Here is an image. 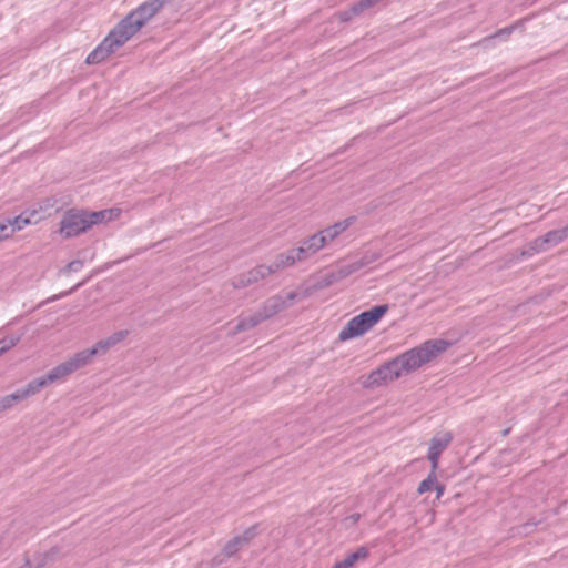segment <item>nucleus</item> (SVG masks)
Here are the masks:
<instances>
[{"mask_svg": "<svg viewBox=\"0 0 568 568\" xmlns=\"http://www.w3.org/2000/svg\"><path fill=\"white\" fill-rule=\"evenodd\" d=\"M164 2V0H149L140 4L122 19L103 41L89 53L85 62L97 64L106 60L150 21L163 8Z\"/></svg>", "mask_w": 568, "mask_h": 568, "instance_id": "f257e3e1", "label": "nucleus"}, {"mask_svg": "<svg viewBox=\"0 0 568 568\" xmlns=\"http://www.w3.org/2000/svg\"><path fill=\"white\" fill-rule=\"evenodd\" d=\"M115 341H104L99 342L93 348L83 351L74 355L71 359L64 362L63 364L54 367L49 374H47L43 377H40L27 386L26 389L12 394L10 396H7L0 400V410H4L10 408L14 402L23 399L30 395L36 394L39 392L42 387L49 385L50 383H53L58 379H63L74 371L79 369L80 367L84 366L93 355H95L100 351H105L108 347L112 344H114Z\"/></svg>", "mask_w": 568, "mask_h": 568, "instance_id": "f03ea898", "label": "nucleus"}, {"mask_svg": "<svg viewBox=\"0 0 568 568\" xmlns=\"http://www.w3.org/2000/svg\"><path fill=\"white\" fill-rule=\"evenodd\" d=\"M449 343L444 339L426 341L418 347L407 351L396 357L403 375L409 374L423 365L435 359L439 354L444 353Z\"/></svg>", "mask_w": 568, "mask_h": 568, "instance_id": "7ed1b4c3", "label": "nucleus"}, {"mask_svg": "<svg viewBox=\"0 0 568 568\" xmlns=\"http://www.w3.org/2000/svg\"><path fill=\"white\" fill-rule=\"evenodd\" d=\"M387 311V305H378L353 317L341 329L338 339L345 342L364 335L382 320Z\"/></svg>", "mask_w": 568, "mask_h": 568, "instance_id": "20e7f679", "label": "nucleus"}, {"mask_svg": "<svg viewBox=\"0 0 568 568\" xmlns=\"http://www.w3.org/2000/svg\"><path fill=\"white\" fill-rule=\"evenodd\" d=\"M90 230L87 211L71 209L68 210L60 222L59 233L62 237L69 239L78 236Z\"/></svg>", "mask_w": 568, "mask_h": 568, "instance_id": "39448f33", "label": "nucleus"}, {"mask_svg": "<svg viewBox=\"0 0 568 568\" xmlns=\"http://www.w3.org/2000/svg\"><path fill=\"white\" fill-rule=\"evenodd\" d=\"M403 376L397 359L385 363L373 371L366 378L364 386L368 388L379 387L392 383Z\"/></svg>", "mask_w": 568, "mask_h": 568, "instance_id": "423d86ee", "label": "nucleus"}, {"mask_svg": "<svg viewBox=\"0 0 568 568\" xmlns=\"http://www.w3.org/2000/svg\"><path fill=\"white\" fill-rule=\"evenodd\" d=\"M453 440V435L448 430H443L437 433L429 442V448L427 453V458L432 464V468L437 470L439 457L442 453L449 446Z\"/></svg>", "mask_w": 568, "mask_h": 568, "instance_id": "0eeeda50", "label": "nucleus"}, {"mask_svg": "<svg viewBox=\"0 0 568 568\" xmlns=\"http://www.w3.org/2000/svg\"><path fill=\"white\" fill-rule=\"evenodd\" d=\"M87 215L91 229L94 225L108 224L119 220L121 216V210L119 207H111L102 211H87Z\"/></svg>", "mask_w": 568, "mask_h": 568, "instance_id": "6e6552de", "label": "nucleus"}, {"mask_svg": "<svg viewBox=\"0 0 568 568\" xmlns=\"http://www.w3.org/2000/svg\"><path fill=\"white\" fill-rule=\"evenodd\" d=\"M42 220V216L38 214L36 210L27 213H22L13 220H9L6 224L9 226L8 232H10V236H12L17 231L22 230L29 224L38 223Z\"/></svg>", "mask_w": 568, "mask_h": 568, "instance_id": "1a4fd4ad", "label": "nucleus"}, {"mask_svg": "<svg viewBox=\"0 0 568 568\" xmlns=\"http://www.w3.org/2000/svg\"><path fill=\"white\" fill-rule=\"evenodd\" d=\"M326 236H324L321 232L308 237L300 250H302V254L306 258L308 255L318 252L326 245Z\"/></svg>", "mask_w": 568, "mask_h": 568, "instance_id": "9d476101", "label": "nucleus"}, {"mask_svg": "<svg viewBox=\"0 0 568 568\" xmlns=\"http://www.w3.org/2000/svg\"><path fill=\"white\" fill-rule=\"evenodd\" d=\"M355 222L354 216H349L343 221L336 222L335 224L321 231L326 236V243L333 242L339 234L346 231Z\"/></svg>", "mask_w": 568, "mask_h": 568, "instance_id": "9b49d317", "label": "nucleus"}, {"mask_svg": "<svg viewBox=\"0 0 568 568\" xmlns=\"http://www.w3.org/2000/svg\"><path fill=\"white\" fill-rule=\"evenodd\" d=\"M381 0H359L357 3H355L348 11H344L341 13V19L343 21H348L352 17L358 16L364 10L375 6Z\"/></svg>", "mask_w": 568, "mask_h": 568, "instance_id": "f8f14e48", "label": "nucleus"}, {"mask_svg": "<svg viewBox=\"0 0 568 568\" xmlns=\"http://www.w3.org/2000/svg\"><path fill=\"white\" fill-rule=\"evenodd\" d=\"M304 255L302 254V250L300 247L293 248L287 252L285 255H281L275 264L276 268L287 267L293 265L297 261L304 260Z\"/></svg>", "mask_w": 568, "mask_h": 568, "instance_id": "ddd939ff", "label": "nucleus"}, {"mask_svg": "<svg viewBox=\"0 0 568 568\" xmlns=\"http://www.w3.org/2000/svg\"><path fill=\"white\" fill-rule=\"evenodd\" d=\"M368 557V549L366 547H359L355 552L348 555L342 560L345 568H353L359 560H365Z\"/></svg>", "mask_w": 568, "mask_h": 568, "instance_id": "4468645a", "label": "nucleus"}, {"mask_svg": "<svg viewBox=\"0 0 568 568\" xmlns=\"http://www.w3.org/2000/svg\"><path fill=\"white\" fill-rule=\"evenodd\" d=\"M436 480H437V476H436V470H434L432 468V471L430 474L427 476V478H425L424 480L420 481V484L418 485V488H417V493L419 495L422 494H425L432 489L435 488V485H436Z\"/></svg>", "mask_w": 568, "mask_h": 568, "instance_id": "2eb2a0df", "label": "nucleus"}, {"mask_svg": "<svg viewBox=\"0 0 568 568\" xmlns=\"http://www.w3.org/2000/svg\"><path fill=\"white\" fill-rule=\"evenodd\" d=\"M19 342L18 337L11 336L0 341V356L14 347Z\"/></svg>", "mask_w": 568, "mask_h": 568, "instance_id": "dca6fc26", "label": "nucleus"}, {"mask_svg": "<svg viewBox=\"0 0 568 568\" xmlns=\"http://www.w3.org/2000/svg\"><path fill=\"white\" fill-rule=\"evenodd\" d=\"M561 239H562V234L560 232H550L542 240V244L548 243V242L557 243V242L561 241Z\"/></svg>", "mask_w": 568, "mask_h": 568, "instance_id": "f3484780", "label": "nucleus"}, {"mask_svg": "<svg viewBox=\"0 0 568 568\" xmlns=\"http://www.w3.org/2000/svg\"><path fill=\"white\" fill-rule=\"evenodd\" d=\"M514 29H515V26L503 28V29L498 30L495 34H493L491 38H507L511 34Z\"/></svg>", "mask_w": 568, "mask_h": 568, "instance_id": "a211bd4d", "label": "nucleus"}, {"mask_svg": "<svg viewBox=\"0 0 568 568\" xmlns=\"http://www.w3.org/2000/svg\"><path fill=\"white\" fill-rule=\"evenodd\" d=\"M9 226L7 224L0 223V241L10 237V232H8Z\"/></svg>", "mask_w": 568, "mask_h": 568, "instance_id": "6ab92c4d", "label": "nucleus"}, {"mask_svg": "<svg viewBox=\"0 0 568 568\" xmlns=\"http://www.w3.org/2000/svg\"><path fill=\"white\" fill-rule=\"evenodd\" d=\"M434 489L436 490V498L439 499L445 491V486L439 484L438 480H436V485H435Z\"/></svg>", "mask_w": 568, "mask_h": 568, "instance_id": "aec40b11", "label": "nucleus"}, {"mask_svg": "<svg viewBox=\"0 0 568 568\" xmlns=\"http://www.w3.org/2000/svg\"><path fill=\"white\" fill-rule=\"evenodd\" d=\"M333 568H345L342 561L336 562Z\"/></svg>", "mask_w": 568, "mask_h": 568, "instance_id": "412c9836", "label": "nucleus"}]
</instances>
